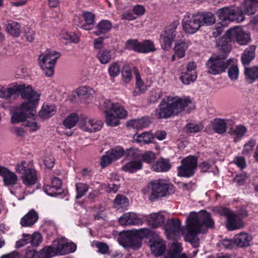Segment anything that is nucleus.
I'll return each mask as SVG.
<instances>
[{
  "label": "nucleus",
  "mask_w": 258,
  "mask_h": 258,
  "mask_svg": "<svg viewBox=\"0 0 258 258\" xmlns=\"http://www.w3.org/2000/svg\"><path fill=\"white\" fill-rule=\"evenodd\" d=\"M194 107L188 97L169 96L164 98L156 110L158 118H167L177 115L186 107Z\"/></svg>",
  "instance_id": "nucleus-1"
},
{
  "label": "nucleus",
  "mask_w": 258,
  "mask_h": 258,
  "mask_svg": "<svg viewBox=\"0 0 258 258\" xmlns=\"http://www.w3.org/2000/svg\"><path fill=\"white\" fill-rule=\"evenodd\" d=\"M214 221L210 214L205 211L199 213L191 212L186 219V229L187 233L186 238L191 242L199 233L205 232L203 226L207 228L213 227Z\"/></svg>",
  "instance_id": "nucleus-2"
},
{
  "label": "nucleus",
  "mask_w": 258,
  "mask_h": 258,
  "mask_svg": "<svg viewBox=\"0 0 258 258\" xmlns=\"http://www.w3.org/2000/svg\"><path fill=\"white\" fill-rule=\"evenodd\" d=\"M244 9L242 11L240 8L233 9L229 7H225L219 9L216 15L220 20L219 22L216 23L212 33L214 37L220 35L225 27L228 26L230 22L236 21L241 22L244 20Z\"/></svg>",
  "instance_id": "nucleus-3"
},
{
  "label": "nucleus",
  "mask_w": 258,
  "mask_h": 258,
  "mask_svg": "<svg viewBox=\"0 0 258 258\" xmlns=\"http://www.w3.org/2000/svg\"><path fill=\"white\" fill-rule=\"evenodd\" d=\"M179 24L178 20H175L167 25L160 35V43L162 49L166 50H169L172 46L174 40L180 38V35L178 34L176 29Z\"/></svg>",
  "instance_id": "nucleus-4"
},
{
  "label": "nucleus",
  "mask_w": 258,
  "mask_h": 258,
  "mask_svg": "<svg viewBox=\"0 0 258 258\" xmlns=\"http://www.w3.org/2000/svg\"><path fill=\"white\" fill-rule=\"evenodd\" d=\"M20 95L22 99L26 100L23 102L22 108L35 110L39 104L40 94L36 92L30 85L21 84Z\"/></svg>",
  "instance_id": "nucleus-5"
},
{
  "label": "nucleus",
  "mask_w": 258,
  "mask_h": 258,
  "mask_svg": "<svg viewBox=\"0 0 258 258\" xmlns=\"http://www.w3.org/2000/svg\"><path fill=\"white\" fill-rule=\"evenodd\" d=\"M60 56L59 53L55 50H47L40 55L39 64L45 76L50 77L53 75L55 64Z\"/></svg>",
  "instance_id": "nucleus-6"
},
{
  "label": "nucleus",
  "mask_w": 258,
  "mask_h": 258,
  "mask_svg": "<svg viewBox=\"0 0 258 258\" xmlns=\"http://www.w3.org/2000/svg\"><path fill=\"white\" fill-rule=\"evenodd\" d=\"M214 211L222 216L226 217L225 226L229 231L240 229L244 227V223L234 212L224 207H216Z\"/></svg>",
  "instance_id": "nucleus-7"
},
{
  "label": "nucleus",
  "mask_w": 258,
  "mask_h": 258,
  "mask_svg": "<svg viewBox=\"0 0 258 258\" xmlns=\"http://www.w3.org/2000/svg\"><path fill=\"white\" fill-rule=\"evenodd\" d=\"M225 39L228 41L236 42L241 45H247L251 40L250 34L243 31L239 26L229 29L225 34Z\"/></svg>",
  "instance_id": "nucleus-8"
},
{
  "label": "nucleus",
  "mask_w": 258,
  "mask_h": 258,
  "mask_svg": "<svg viewBox=\"0 0 258 258\" xmlns=\"http://www.w3.org/2000/svg\"><path fill=\"white\" fill-rule=\"evenodd\" d=\"M182 29L186 34H194L202 27L198 14L187 13L181 22Z\"/></svg>",
  "instance_id": "nucleus-9"
},
{
  "label": "nucleus",
  "mask_w": 258,
  "mask_h": 258,
  "mask_svg": "<svg viewBox=\"0 0 258 258\" xmlns=\"http://www.w3.org/2000/svg\"><path fill=\"white\" fill-rule=\"evenodd\" d=\"M171 184L167 183L164 179H157L151 181L149 187L151 188L152 192L150 196V200H155L158 198L165 196Z\"/></svg>",
  "instance_id": "nucleus-10"
},
{
  "label": "nucleus",
  "mask_w": 258,
  "mask_h": 258,
  "mask_svg": "<svg viewBox=\"0 0 258 258\" xmlns=\"http://www.w3.org/2000/svg\"><path fill=\"white\" fill-rule=\"evenodd\" d=\"M197 158L188 156L181 161V165L178 167V175L180 176L189 177L195 173L197 167Z\"/></svg>",
  "instance_id": "nucleus-11"
},
{
  "label": "nucleus",
  "mask_w": 258,
  "mask_h": 258,
  "mask_svg": "<svg viewBox=\"0 0 258 258\" xmlns=\"http://www.w3.org/2000/svg\"><path fill=\"white\" fill-rule=\"evenodd\" d=\"M119 239L120 243L125 247L138 249L142 246V239L133 231L121 234Z\"/></svg>",
  "instance_id": "nucleus-12"
},
{
  "label": "nucleus",
  "mask_w": 258,
  "mask_h": 258,
  "mask_svg": "<svg viewBox=\"0 0 258 258\" xmlns=\"http://www.w3.org/2000/svg\"><path fill=\"white\" fill-rule=\"evenodd\" d=\"M103 125L101 121L96 120L86 116L81 115L80 117L79 126L84 132L92 133L101 130Z\"/></svg>",
  "instance_id": "nucleus-13"
},
{
  "label": "nucleus",
  "mask_w": 258,
  "mask_h": 258,
  "mask_svg": "<svg viewBox=\"0 0 258 258\" xmlns=\"http://www.w3.org/2000/svg\"><path fill=\"white\" fill-rule=\"evenodd\" d=\"M34 111L33 109L22 108L21 104L13 113L11 119V122L16 124L27 120V118H33L35 116Z\"/></svg>",
  "instance_id": "nucleus-14"
},
{
  "label": "nucleus",
  "mask_w": 258,
  "mask_h": 258,
  "mask_svg": "<svg viewBox=\"0 0 258 258\" xmlns=\"http://www.w3.org/2000/svg\"><path fill=\"white\" fill-rule=\"evenodd\" d=\"M103 106L104 112L109 111L113 113L120 118H123L127 115V111L119 103H113L110 100L106 99L104 101Z\"/></svg>",
  "instance_id": "nucleus-15"
},
{
  "label": "nucleus",
  "mask_w": 258,
  "mask_h": 258,
  "mask_svg": "<svg viewBox=\"0 0 258 258\" xmlns=\"http://www.w3.org/2000/svg\"><path fill=\"white\" fill-rule=\"evenodd\" d=\"M208 72L213 75H217L225 72L226 61L219 57H211L207 61Z\"/></svg>",
  "instance_id": "nucleus-16"
},
{
  "label": "nucleus",
  "mask_w": 258,
  "mask_h": 258,
  "mask_svg": "<svg viewBox=\"0 0 258 258\" xmlns=\"http://www.w3.org/2000/svg\"><path fill=\"white\" fill-rule=\"evenodd\" d=\"M144 218L134 212H128L122 215L119 219L120 225H139L143 223Z\"/></svg>",
  "instance_id": "nucleus-17"
},
{
  "label": "nucleus",
  "mask_w": 258,
  "mask_h": 258,
  "mask_svg": "<svg viewBox=\"0 0 258 258\" xmlns=\"http://www.w3.org/2000/svg\"><path fill=\"white\" fill-rule=\"evenodd\" d=\"M181 222L178 219H169L165 226V230L168 239L175 238L180 231Z\"/></svg>",
  "instance_id": "nucleus-18"
},
{
  "label": "nucleus",
  "mask_w": 258,
  "mask_h": 258,
  "mask_svg": "<svg viewBox=\"0 0 258 258\" xmlns=\"http://www.w3.org/2000/svg\"><path fill=\"white\" fill-rule=\"evenodd\" d=\"M149 245L152 253L155 256L161 255L166 248L164 241L158 236L153 237L149 241Z\"/></svg>",
  "instance_id": "nucleus-19"
},
{
  "label": "nucleus",
  "mask_w": 258,
  "mask_h": 258,
  "mask_svg": "<svg viewBox=\"0 0 258 258\" xmlns=\"http://www.w3.org/2000/svg\"><path fill=\"white\" fill-rule=\"evenodd\" d=\"M77 245L73 242H67L64 238L60 239L55 247L57 255H66L76 251Z\"/></svg>",
  "instance_id": "nucleus-20"
},
{
  "label": "nucleus",
  "mask_w": 258,
  "mask_h": 258,
  "mask_svg": "<svg viewBox=\"0 0 258 258\" xmlns=\"http://www.w3.org/2000/svg\"><path fill=\"white\" fill-rule=\"evenodd\" d=\"M0 176L3 177L4 184L7 186L16 185L18 181V177L15 172L1 166H0Z\"/></svg>",
  "instance_id": "nucleus-21"
},
{
  "label": "nucleus",
  "mask_w": 258,
  "mask_h": 258,
  "mask_svg": "<svg viewBox=\"0 0 258 258\" xmlns=\"http://www.w3.org/2000/svg\"><path fill=\"white\" fill-rule=\"evenodd\" d=\"M83 17L86 23H84L83 21H81L80 20V18L78 16H76L75 17L74 20V23L78 27H80L84 30H90L91 29V26L93 25L94 23V15L91 12H86L83 13Z\"/></svg>",
  "instance_id": "nucleus-22"
},
{
  "label": "nucleus",
  "mask_w": 258,
  "mask_h": 258,
  "mask_svg": "<svg viewBox=\"0 0 258 258\" xmlns=\"http://www.w3.org/2000/svg\"><path fill=\"white\" fill-rule=\"evenodd\" d=\"M4 28L9 35L15 38L19 37L22 32L21 24L12 20L7 21L4 23Z\"/></svg>",
  "instance_id": "nucleus-23"
},
{
  "label": "nucleus",
  "mask_w": 258,
  "mask_h": 258,
  "mask_svg": "<svg viewBox=\"0 0 258 258\" xmlns=\"http://www.w3.org/2000/svg\"><path fill=\"white\" fill-rule=\"evenodd\" d=\"M252 239L251 235L246 232H240L235 235L233 238V241L235 245L240 247H247Z\"/></svg>",
  "instance_id": "nucleus-24"
},
{
  "label": "nucleus",
  "mask_w": 258,
  "mask_h": 258,
  "mask_svg": "<svg viewBox=\"0 0 258 258\" xmlns=\"http://www.w3.org/2000/svg\"><path fill=\"white\" fill-rule=\"evenodd\" d=\"M189 46V41L185 39H176L175 41L174 51L178 58L185 56V52Z\"/></svg>",
  "instance_id": "nucleus-25"
},
{
  "label": "nucleus",
  "mask_w": 258,
  "mask_h": 258,
  "mask_svg": "<svg viewBox=\"0 0 258 258\" xmlns=\"http://www.w3.org/2000/svg\"><path fill=\"white\" fill-rule=\"evenodd\" d=\"M23 184L27 187H30L37 183V175L36 170L33 168L28 172L21 175Z\"/></svg>",
  "instance_id": "nucleus-26"
},
{
  "label": "nucleus",
  "mask_w": 258,
  "mask_h": 258,
  "mask_svg": "<svg viewBox=\"0 0 258 258\" xmlns=\"http://www.w3.org/2000/svg\"><path fill=\"white\" fill-rule=\"evenodd\" d=\"M61 186V181L60 179L57 177H54L51 180L50 185H45L43 189V191L48 195L54 196L56 194V192L60 189Z\"/></svg>",
  "instance_id": "nucleus-27"
},
{
  "label": "nucleus",
  "mask_w": 258,
  "mask_h": 258,
  "mask_svg": "<svg viewBox=\"0 0 258 258\" xmlns=\"http://www.w3.org/2000/svg\"><path fill=\"white\" fill-rule=\"evenodd\" d=\"M38 219V214L32 210L21 218L20 224L22 227H31L37 221Z\"/></svg>",
  "instance_id": "nucleus-28"
},
{
  "label": "nucleus",
  "mask_w": 258,
  "mask_h": 258,
  "mask_svg": "<svg viewBox=\"0 0 258 258\" xmlns=\"http://www.w3.org/2000/svg\"><path fill=\"white\" fill-rule=\"evenodd\" d=\"M150 225L153 228L161 226L164 223V217L160 212L151 213L146 217Z\"/></svg>",
  "instance_id": "nucleus-29"
},
{
  "label": "nucleus",
  "mask_w": 258,
  "mask_h": 258,
  "mask_svg": "<svg viewBox=\"0 0 258 258\" xmlns=\"http://www.w3.org/2000/svg\"><path fill=\"white\" fill-rule=\"evenodd\" d=\"M226 69H228V77L232 81L236 80L239 75V70L234 59L226 60Z\"/></svg>",
  "instance_id": "nucleus-30"
},
{
  "label": "nucleus",
  "mask_w": 258,
  "mask_h": 258,
  "mask_svg": "<svg viewBox=\"0 0 258 258\" xmlns=\"http://www.w3.org/2000/svg\"><path fill=\"white\" fill-rule=\"evenodd\" d=\"M182 247L181 243L174 242L171 245L168 253V255L171 258H187L185 253H181Z\"/></svg>",
  "instance_id": "nucleus-31"
},
{
  "label": "nucleus",
  "mask_w": 258,
  "mask_h": 258,
  "mask_svg": "<svg viewBox=\"0 0 258 258\" xmlns=\"http://www.w3.org/2000/svg\"><path fill=\"white\" fill-rule=\"evenodd\" d=\"M142 168V162L140 159H135L122 166V170L130 173L136 172Z\"/></svg>",
  "instance_id": "nucleus-32"
},
{
  "label": "nucleus",
  "mask_w": 258,
  "mask_h": 258,
  "mask_svg": "<svg viewBox=\"0 0 258 258\" xmlns=\"http://www.w3.org/2000/svg\"><path fill=\"white\" fill-rule=\"evenodd\" d=\"M33 168L32 163L30 161L21 160L17 162L15 166V171L22 175Z\"/></svg>",
  "instance_id": "nucleus-33"
},
{
  "label": "nucleus",
  "mask_w": 258,
  "mask_h": 258,
  "mask_svg": "<svg viewBox=\"0 0 258 258\" xmlns=\"http://www.w3.org/2000/svg\"><path fill=\"white\" fill-rule=\"evenodd\" d=\"M171 168L168 160L160 158L152 166V169L156 172H166Z\"/></svg>",
  "instance_id": "nucleus-34"
},
{
  "label": "nucleus",
  "mask_w": 258,
  "mask_h": 258,
  "mask_svg": "<svg viewBox=\"0 0 258 258\" xmlns=\"http://www.w3.org/2000/svg\"><path fill=\"white\" fill-rule=\"evenodd\" d=\"M256 46L250 45L243 52L241 56V61L244 65H248L255 56Z\"/></svg>",
  "instance_id": "nucleus-35"
},
{
  "label": "nucleus",
  "mask_w": 258,
  "mask_h": 258,
  "mask_svg": "<svg viewBox=\"0 0 258 258\" xmlns=\"http://www.w3.org/2000/svg\"><path fill=\"white\" fill-rule=\"evenodd\" d=\"M56 111V106L53 104L43 105L39 112V115L41 118L46 119L54 115Z\"/></svg>",
  "instance_id": "nucleus-36"
},
{
  "label": "nucleus",
  "mask_w": 258,
  "mask_h": 258,
  "mask_svg": "<svg viewBox=\"0 0 258 258\" xmlns=\"http://www.w3.org/2000/svg\"><path fill=\"white\" fill-rule=\"evenodd\" d=\"M150 122L147 118L143 117L139 119H133L127 122V125L128 127L140 130L143 128L148 126Z\"/></svg>",
  "instance_id": "nucleus-37"
},
{
  "label": "nucleus",
  "mask_w": 258,
  "mask_h": 258,
  "mask_svg": "<svg viewBox=\"0 0 258 258\" xmlns=\"http://www.w3.org/2000/svg\"><path fill=\"white\" fill-rule=\"evenodd\" d=\"M57 255L56 249L52 246H45L40 250L35 251V256L38 258H49Z\"/></svg>",
  "instance_id": "nucleus-38"
},
{
  "label": "nucleus",
  "mask_w": 258,
  "mask_h": 258,
  "mask_svg": "<svg viewBox=\"0 0 258 258\" xmlns=\"http://www.w3.org/2000/svg\"><path fill=\"white\" fill-rule=\"evenodd\" d=\"M257 5L258 0H244L242 7L244 9L245 13L250 15L255 13Z\"/></svg>",
  "instance_id": "nucleus-39"
},
{
  "label": "nucleus",
  "mask_w": 258,
  "mask_h": 258,
  "mask_svg": "<svg viewBox=\"0 0 258 258\" xmlns=\"http://www.w3.org/2000/svg\"><path fill=\"white\" fill-rule=\"evenodd\" d=\"M198 15L202 26H210L215 22L214 15L212 13H199Z\"/></svg>",
  "instance_id": "nucleus-40"
},
{
  "label": "nucleus",
  "mask_w": 258,
  "mask_h": 258,
  "mask_svg": "<svg viewBox=\"0 0 258 258\" xmlns=\"http://www.w3.org/2000/svg\"><path fill=\"white\" fill-rule=\"evenodd\" d=\"M80 118L78 115L75 113H71L69 115L62 121V125L66 128L71 129L79 123Z\"/></svg>",
  "instance_id": "nucleus-41"
},
{
  "label": "nucleus",
  "mask_w": 258,
  "mask_h": 258,
  "mask_svg": "<svg viewBox=\"0 0 258 258\" xmlns=\"http://www.w3.org/2000/svg\"><path fill=\"white\" fill-rule=\"evenodd\" d=\"M112 28V24L108 20H102L96 26L97 30L94 32L96 35H100L108 32Z\"/></svg>",
  "instance_id": "nucleus-42"
},
{
  "label": "nucleus",
  "mask_w": 258,
  "mask_h": 258,
  "mask_svg": "<svg viewBox=\"0 0 258 258\" xmlns=\"http://www.w3.org/2000/svg\"><path fill=\"white\" fill-rule=\"evenodd\" d=\"M135 140L141 145L151 143L154 137L150 132H144L141 134H135L134 136Z\"/></svg>",
  "instance_id": "nucleus-43"
},
{
  "label": "nucleus",
  "mask_w": 258,
  "mask_h": 258,
  "mask_svg": "<svg viewBox=\"0 0 258 258\" xmlns=\"http://www.w3.org/2000/svg\"><path fill=\"white\" fill-rule=\"evenodd\" d=\"M156 50L154 43L150 40H145L140 42V53H147Z\"/></svg>",
  "instance_id": "nucleus-44"
},
{
  "label": "nucleus",
  "mask_w": 258,
  "mask_h": 258,
  "mask_svg": "<svg viewBox=\"0 0 258 258\" xmlns=\"http://www.w3.org/2000/svg\"><path fill=\"white\" fill-rule=\"evenodd\" d=\"M213 127L216 133L223 134L226 131L227 123L224 119H215L213 122Z\"/></svg>",
  "instance_id": "nucleus-45"
},
{
  "label": "nucleus",
  "mask_w": 258,
  "mask_h": 258,
  "mask_svg": "<svg viewBox=\"0 0 258 258\" xmlns=\"http://www.w3.org/2000/svg\"><path fill=\"white\" fill-rule=\"evenodd\" d=\"M97 57L101 64H107L112 58L111 51L106 49L99 50L97 54Z\"/></svg>",
  "instance_id": "nucleus-46"
},
{
  "label": "nucleus",
  "mask_w": 258,
  "mask_h": 258,
  "mask_svg": "<svg viewBox=\"0 0 258 258\" xmlns=\"http://www.w3.org/2000/svg\"><path fill=\"white\" fill-rule=\"evenodd\" d=\"M246 128L242 125H237L231 131V135L233 136L234 141L237 142L240 140L242 137L245 134Z\"/></svg>",
  "instance_id": "nucleus-47"
},
{
  "label": "nucleus",
  "mask_w": 258,
  "mask_h": 258,
  "mask_svg": "<svg viewBox=\"0 0 258 258\" xmlns=\"http://www.w3.org/2000/svg\"><path fill=\"white\" fill-rule=\"evenodd\" d=\"M133 71L136 76V87L138 90V92H135L134 93V95H136V94H135V93L141 94L143 93L146 90V87L144 86V82L141 79L139 72L136 67L133 68Z\"/></svg>",
  "instance_id": "nucleus-48"
},
{
  "label": "nucleus",
  "mask_w": 258,
  "mask_h": 258,
  "mask_svg": "<svg viewBox=\"0 0 258 258\" xmlns=\"http://www.w3.org/2000/svg\"><path fill=\"white\" fill-rule=\"evenodd\" d=\"M60 37L70 43H77L80 41L79 37L76 34L72 32H68L66 30H62L61 32Z\"/></svg>",
  "instance_id": "nucleus-49"
},
{
  "label": "nucleus",
  "mask_w": 258,
  "mask_h": 258,
  "mask_svg": "<svg viewBox=\"0 0 258 258\" xmlns=\"http://www.w3.org/2000/svg\"><path fill=\"white\" fill-rule=\"evenodd\" d=\"M192 72V74L188 72L182 74L180 76V80L184 84L188 85L196 81L197 77V72Z\"/></svg>",
  "instance_id": "nucleus-50"
},
{
  "label": "nucleus",
  "mask_w": 258,
  "mask_h": 258,
  "mask_svg": "<svg viewBox=\"0 0 258 258\" xmlns=\"http://www.w3.org/2000/svg\"><path fill=\"white\" fill-rule=\"evenodd\" d=\"M113 161H115L121 158L124 153L123 149L119 146H117L107 151Z\"/></svg>",
  "instance_id": "nucleus-51"
},
{
  "label": "nucleus",
  "mask_w": 258,
  "mask_h": 258,
  "mask_svg": "<svg viewBox=\"0 0 258 258\" xmlns=\"http://www.w3.org/2000/svg\"><path fill=\"white\" fill-rule=\"evenodd\" d=\"M106 114L105 119L106 123L107 125L111 126H115L119 123V117L115 115L114 113L110 112H105Z\"/></svg>",
  "instance_id": "nucleus-52"
},
{
  "label": "nucleus",
  "mask_w": 258,
  "mask_h": 258,
  "mask_svg": "<svg viewBox=\"0 0 258 258\" xmlns=\"http://www.w3.org/2000/svg\"><path fill=\"white\" fill-rule=\"evenodd\" d=\"M77 191L76 198L80 199L84 196L89 189V185L86 183H77L76 184Z\"/></svg>",
  "instance_id": "nucleus-53"
},
{
  "label": "nucleus",
  "mask_w": 258,
  "mask_h": 258,
  "mask_svg": "<svg viewBox=\"0 0 258 258\" xmlns=\"http://www.w3.org/2000/svg\"><path fill=\"white\" fill-rule=\"evenodd\" d=\"M77 94L79 96L88 97L94 94V90L87 86H83L79 87L77 89Z\"/></svg>",
  "instance_id": "nucleus-54"
},
{
  "label": "nucleus",
  "mask_w": 258,
  "mask_h": 258,
  "mask_svg": "<svg viewBox=\"0 0 258 258\" xmlns=\"http://www.w3.org/2000/svg\"><path fill=\"white\" fill-rule=\"evenodd\" d=\"M21 84H13L6 90L7 99L10 98L13 95L20 92Z\"/></svg>",
  "instance_id": "nucleus-55"
},
{
  "label": "nucleus",
  "mask_w": 258,
  "mask_h": 258,
  "mask_svg": "<svg viewBox=\"0 0 258 258\" xmlns=\"http://www.w3.org/2000/svg\"><path fill=\"white\" fill-rule=\"evenodd\" d=\"M203 128V126L202 124L194 123H188L184 127V130L187 133H196L201 131Z\"/></svg>",
  "instance_id": "nucleus-56"
},
{
  "label": "nucleus",
  "mask_w": 258,
  "mask_h": 258,
  "mask_svg": "<svg viewBox=\"0 0 258 258\" xmlns=\"http://www.w3.org/2000/svg\"><path fill=\"white\" fill-rule=\"evenodd\" d=\"M116 207L123 208L126 207L128 205V199L122 195H117L114 201Z\"/></svg>",
  "instance_id": "nucleus-57"
},
{
  "label": "nucleus",
  "mask_w": 258,
  "mask_h": 258,
  "mask_svg": "<svg viewBox=\"0 0 258 258\" xmlns=\"http://www.w3.org/2000/svg\"><path fill=\"white\" fill-rule=\"evenodd\" d=\"M256 141L253 139H250L243 146V149L242 151V154L244 155H247L250 154L253 150L254 147L255 145Z\"/></svg>",
  "instance_id": "nucleus-58"
},
{
  "label": "nucleus",
  "mask_w": 258,
  "mask_h": 258,
  "mask_svg": "<svg viewBox=\"0 0 258 258\" xmlns=\"http://www.w3.org/2000/svg\"><path fill=\"white\" fill-rule=\"evenodd\" d=\"M140 42L136 39L128 40L125 43V47L127 49L133 50L140 52Z\"/></svg>",
  "instance_id": "nucleus-59"
},
{
  "label": "nucleus",
  "mask_w": 258,
  "mask_h": 258,
  "mask_svg": "<svg viewBox=\"0 0 258 258\" xmlns=\"http://www.w3.org/2000/svg\"><path fill=\"white\" fill-rule=\"evenodd\" d=\"M108 72L112 77L117 76L120 72V67L117 62H113L109 67Z\"/></svg>",
  "instance_id": "nucleus-60"
},
{
  "label": "nucleus",
  "mask_w": 258,
  "mask_h": 258,
  "mask_svg": "<svg viewBox=\"0 0 258 258\" xmlns=\"http://www.w3.org/2000/svg\"><path fill=\"white\" fill-rule=\"evenodd\" d=\"M245 74L249 79L254 80L258 78V68L253 67L245 69Z\"/></svg>",
  "instance_id": "nucleus-61"
},
{
  "label": "nucleus",
  "mask_w": 258,
  "mask_h": 258,
  "mask_svg": "<svg viewBox=\"0 0 258 258\" xmlns=\"http://www.w3.org/2000/svg\"><path fill=\"white\" fill-rule=\"evenodd\" d=\"M30 243L33 246H37L41 243L42 238L41 234L39 232H34L30 235Z\"/></svg>",
  "instance_id": "nucleus-62"
},
{
  "label": "nucleus",
  "mask_w": 258,
  "mask_h": 258,
  "mask_svg": "<svg viewBox=\"0 0 258 258\" xmlns=\"http://www.w3.org/2000/svg\"><path fill=\"white\" fill-rule=\"evenodd\" d=\"M122 79L125 83H129L132 79V71L128 66H124L122 71Z\"/></svg>",
  "instance_id": "nucleus-63"
},
{
  "label": "nucleus",
  "mask_w": 258,
  "mask_h": 258,
  "mask_svg": "<svg viewBox=\"0 0 258 258\" xmlns=\"http://www.w3.org/2000/svg\"><path fill=\"white\" fill-rule=\"evenodd\" d=\"M141 158L143 161L150 163L155 159V155L154 153L151 151H147L144 154L141 155Z\"/></svg>",
  "instance_id": "nucleus-64"
}]
</instances>
